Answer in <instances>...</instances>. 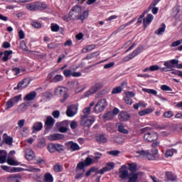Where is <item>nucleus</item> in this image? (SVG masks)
Instances as JSON below:
<instances>
[{"label":"nucleus","instance_id":"obj_1","mask_svg":"<svg viewBox=\"0 0 182 182\" xmlns=\"http://www.w3.org/2000/svg\"><path fill=\"white\" fill-rule=\"evenodd\" d=\"M71 18H74V21L80 20L85 21L87 16H89V11L82 10V6L76 5L74 6L70 11Z\"/></svg>","mask_w":182,"mask_h":182},{"label":"nucleus","instance_id":"obj_2","mask_svg":"<svg viewBox=\"0 0 182 182\" xmlns=\"http://www.w3.org/2000/svg\"><path fill=\"white\" fill-rule=\"evenodd\" d=\"M141 133L144 134V140L146 143H153L159 139V134L157 132L151 130V127H146L140 129Z\"/></svg>","mask_w":182,"mask_h":182},{"label":"nucleus","instance_id":"obj_3","mask_svg":"<svg viewBox=\"0 0 182 182\" xmlns=\"http://www.w3.org/2000/svg\"><path fill=\"white\" fill-rule=\"evenodd\" d=\"M177 69H182V63L178 64V60L173 59L171 60L165 61L164 63V66L165 68H161L162 72H173L174 70V68Z\"/></svg>","mask_w":182,"mask_h":182},{"label":"nucleus","instance_id":"obj_4","mask_svg":"<svg viewBox=\"0 0 182 182\" xmlns=\"http://www.w3.org/2000/svg\"><path fill=\"white\" fill-rule=\"evenodd\" d=\"M54 95L58 97H62L63 96V98L60 100L61 103H65L66 99L69 97V95H68V89L65 87L58 86L55 88Z\"/></svg>","mask_w":182,"mask_h":182},{"label":"nucleus","instance_id":"obj_5","mask_svg":"<svg viewBox=\"0 0 182 182\" xmlns=\"http://www.w3.org/2000/svg\"><path fill=\"white\" fill-rule=\"evenodd\" d=\"M95 118L93 116H80V124L82 127H90L95 123Z\"/></svg>","mask_w":182,"mask_h":182},{"label":"nucleus","instance_id":"obj_6","mask_svg":"<svg viewBox=\"0 0 182 182\" xmlns=\"http://www.w3.org/2000/svg\"><path fill=\"white\" fill-rule=\"evenodd\" d=\"M107 107V100L105 98L100 99L94 107L95 113H102L105 111V109Z\"/></svg>","mask_w":182,"mask_h":182},{"label":"nucleus","instance_id":"obj_7","mask_svg":"<svg viewBox=\"0 0 182 182\" xmlns=\"http://www.w3.org/2000/svg\"><path fill=\"white\" fill-rule=\"evenodd\" d=\"M21 97L22 96L19 95L9 100L6 104V110H9V109L14 107V105H16L21 100Z\"/></svg>","mask_w":182,"mask_h":182},{"label":"nucleus","instance_id":"obj_8","mask_svg":"<svg viewBox=\"0 0 182 182\" xmlns=\"http://www.w3.org/2000/svg\"><path fill=\"white\" fill-rule=\"evenodd\" d=\"M114 168V163L108 162L105 166L96 171V174H105L107 171H112Z\"/></svg>","mask_w":182,"mask_h":182},{"label":"nucleus","instance_id":"obj_9","mask_svg":"<svg viewBox=\"0 0 182 182\" xmlns=\"http://www.w3.org/2000/svg\"><path fill=\"white\" fill-rule=\"evenodd\" d=\"M29 83L31 82L28 78H24L21 81H20L17 86L14 88V90H22V89H25L29 86Z\"/></svg>","mask_w":182,"mask_h":182},{"label":"nucleus","instance_id":"obj_10","mask_svg":"<svg viewBox=\"0 0 182 182\" xmlns=\"http://www.w3.org/2000/svg\"><path fill=\"white\" fill-rule=\"evenodd\" d=\"M141 52L140 47H138L135 49L132 53H129L127 56L123 58V62H129V60H132L134 58H136L137 55H139Z\"/></svg>","mask_w":182,"mask_h":182},{"label":"nucleus","instance_id":"obj_11","mask_svg":"<svg viewBox=\"0 0 182 182\" xmlns=\"http://www.w3.org/2000/svg\"><path fill=\"white\" fill-rule=\"evenodd\" d=\"M77 113V106L73 105L68 107L66 114L68 117H73Z\"/></svg>","mask_w":182,"mask_h":182},{"label":"nucleus","instance_id":"obj_12","mask_svg":"<svg viewBox=\"0 0 182 182\" xmlns=\"http://www.w3.org/2000/svg\"><path fill=\"white\" fill-rule=\"evenodd\" d=\"M119 178H122V180H126L127 177H129V171L126 168V166L123 165L119 170Z\"/></svg>","mask_w":182,"mask_h":182},{"label":"nucleus","instance_id":"obj_13","mask_svg":"<svg viewBox=\"0 0 182 182\" xmlns=\"http://www.w3.org/2000/svg\"><path fill=\"white\" fill-rule=\"evenodd\" d=\"M7 180L9 182H19V180H22V176L18 173L12 174L7 178Z\"/></svg>","mask_w":182,"mask_h":182},{"label":"nucleus","instance_id":"obj_14","mask_svg":"<svg viewBox=\"0 0 182 182\" xmlns=\"http://www.w3.org/2000/svg\"><path fill=\"white\" fill-rule=\"evenodd\" d=\"M118 119L120 122H127L130 119V115L127 112L122 111L118 115Z\"/></svg>","mask_w":182,"mask_h":182},{"label":"nucleus","instance_id":"obj_15","mask_svg":"<svg viewBox=\"0 0 182 182\" xmlns=\"http://www.w3.org/2000/svg\"><path fill=\"white\" fill-rule=\"evenodd\" d=\"M66 145L70 147L71 151H77V150H80V146H79V144L73 141L67 142Z\"/></svg>","mask_w":182,"mask_h":182},{"label":"nucleus","instance_id":"obj_16","mask_svg":"<svg viewBox=\"0 0 182 182\" xmlns=\"http://www.w3.org/2000/svg\"><path fill=\"white\" fill-rule=\"evenodd\" d=\"M141 173H131L128 176V181L127 182H137V180L139 178V176H140Z\"/></svg>","mask_w":182,"mask_h":182},{"label":"nucleus","instance_id":"obj_17","mask_svg":"<svg viewBox=\"0 0 182 182\" xmlns=\"http://www.w3.org/2000/svg\"><path fill=\"white\" fill-rule=\"evenodd\" d=\"M3 141L8 146H12V144L14 143V138H12V136H8V134H4Z\"/></svg>","mask_w":182,"mask_h":182},{"label":"nucleus","instance_id":"obj_18","mask_svg":"<svg viewBox=\"0 0 182 182\" xmlns=\"http://www.w3.org/2000/svg\"><path fill=\"white\" fill-rule=\"evenodd\" d=\"M153 19H154V16H152V14H148L146 18L143 20L144 26L147 28V26H149V25H150L153 21Z\"/></svg>","mask_w":182,"mask_h":182},{"label":"nucleus","instance_id":"obj_19","mask_svg":"<svg viewBox=\"0 0 182 182\" xmlns=\"http://www.w3.org/2000/svg\"><path fill=\"white\" fill-rule=\"evenodd\" d=\"M25 156L26 160H33V158L35 157V153H33L32 149H27L25 150Z\"/></svg>","mask_w":182,"mask_h":182},{"label":"nucleus","instance_id":"obj_20","mask_svg":"<svg viewBox=\"0 0 182 182\" xmlns=\"http://www.w3.org/2000/svg\"><path fill=\"white\" fill-rule=\"evenodd\" d=\"M166 181H176L177 176L173 172L167 171L165 173Z\"/></svg>","mask_w":182,"mask_h":182},{"label":"nucleus","instance_id":"obj_21","mask_svg":"<svg viewBox=\"0 0 182 182\" xmlns=\"http://www.w3.org/2000/svg\"><path fill=\"white\" fill-rule=\"evenodd\" d=\"M66 124V122H58L56 124V126L60 133H66L68 132V128L66 127H63Z\"/></svg>","mask_w":182,"mask_h":182},{"label":"nucleus","instance_id":"obj_22","mask_svg":"<svg viewBox=\"0 0 182 182\" xmlns=\"http://www.w3.org/2000/svg\"><path fill=\"white\" fill-rule=\"evenodd\" d=\"M63 135L60 134H51L48 136V140H50V141H53L55 140H62V139H63Z\"/></svg>","mask_w":182,"mask_h":182},{"label":"nucleus","instance_id":"obj_23","mask_svg":"<svg viewBox=\"0 0 182 182\" xmlns=\"http://www.w3.org/2000/svg\"><path fill=\"white\" fill-rule=\"evenodd\" d=\"M48 6L45 4V3L41 1L36 2V11H43V9H46Z\"/></svg>","mask_w":182,"mask_h":182},{"label":"nucleus","instance_id":"obj_24","mask_svg":"<svg viewBox=\"0 0 182 182\" xmlns=\"http://www.w3.org/2000/svg\"><path fill=\"white\" fill-rule=\"evenodd\" d=\"M136 153L139 154V157H146L148 160L150 159V151H149L141 150L136 151Z\"/></svg>","mask_w":182,"mask_h":182},{"label":"nucleus","instance_id":"obj_25","mask_svg":"<svg viewBox=\"0 0 182 182\" xmlns=\"http://www.w3.org/2000/svg\"><path fill=\"white\" fill-rule=\"evenodd\" d=\"M103 87V84L102 82H96L94 86L91 87V90L93 93H96V92H99L100 89Z\"/></svg>","mask_w":182,"mask_h":182},{"label":"nucleus","instance_id":"obj_26","mask_svg":"<svg viewBox=\"0 0 182 182\" xmlns=\"http://www.w3.org/2000/svg\"><path fill=\"white\" fill-rule=\"evenodd\" d=\"M45 124L48 127H52L55 124V119L50 116L47 117Z\"/></svg>","mask_w":182,"mask_h":182},{"label":"nucleus","instance_id":"obj_27","mask_svg":"<svg viewBox=\"0 0 182 182\" xmlns=\"http://www.w3.org/2000/svg\"><path fill=\"white\" fill-rule=\"evenodd\" d=\"M43 182H53V176L49 172L44 174Z\"/></svg>","mask_w":182,"mask_h":182},{"label":"nucleus","instance_id":"obj_28","mask_svg":"<svg viewBox=\"0 0 182 182\" xmlns=\"http://www.w3.org/2000/svg\"><path fill=\"white\" fill-rule=\"evenodd\" d=\"M36 97V92H31L28 93L26 97H24V100H27L28 102H31V100H33Z\"/></svg>","mask_w":182,"mask_h":182},{"label":"nucleus","instance_id":"obj_29","mask_svg":"<svg viewBox=\"0 0 182 182\" xmlns=\"http://www.w3.org/2000/svg\"><path fill=\"white\" fill-rule=\"evenodd\" d=\"M43 127V125L41 124V122L34 123V124L33 126V133H35V132H40V130H42Z\"/></svg>","mask_w":182,"mask_h":182},{"label":"nucleus","instance_id":"obj_30","mask_svg":"<svg viewBox=\"0 0 182 182\" xmlns=\"http://www.w3.org/2000/svg\"><path fill=\"white\" fill-rule=\"evenodd\" d=\"M174 153H177V149H167L165 153V157L166 159H168V157H173V156L174 155Z\"/></svg>","mask_w":182,"mask_h":182},{"label":"nucleus","instance_id":"obj_31","mask_svg":"<svg viewBox=\"0 0 182 182\" xmlns=\"http://www.w3.org/2000/svg\"><path fill=\"white\" fill-rule=\"evenodd\" d=\"M13 52L12 50H5L3 53L4 57L2 58L3 62H8L9 60V55H12Z\"/></svg>","mask_w":182,"mask_h":182},{"label":"nucleus","instance_id":"obj_32","mask_svg":"<svg viewBox=\"0 0 182 182\" xmlns=\"http://www.w3.org/2000/svg\"><path fill=\"white\" fill-rule=\"evenodd\" d=\"M6 161V151H0V164H3Z\"/></svg>","mask_w":182,"mask_h":182},{"label":"nucleus","instance_id":"obj_33","mask_svg":"<svg viewBox=\"0 0 182 182\" xmlns=\"http://www.w3.org/2000/svg\"><path fill=\"white\" fill-rule=\"evenodd\" d=\"M117 127H118V132H119V133H123L124 134H129V130L126 129L124 128V125H123L122 124H118Z\"/></svg>","mask_w":182,"mask_h":182},{"label":"nucleus","instance_id":"obj_34","mask_svg":"<svg viewBox=\"0 0 182 182\" xmlns=\"http://www.w3.org/2000/svg\"><path fill=\"white\" fill-rule=\"evenodd\" d=\"M103 156V154L100 152H95L94 154V156H92V160L94 162L97 163L100 159Z\"/></svg>","mask_w":182,"mask_h":182},{"label":"nucleus","instance_id":"obj_35","mask_svg":"<svg viewBox=\"0 0 182 182\" xmlns=\"http://www.w3.org/2000/svg\"><path fill=\"white\" fill-rule=\"evenodd\" d=\"M150 113H153V109L151 108L145 109L139 112L140 116H146V114H150Z\"/></svg>","mask_w":182,"mask_h":182},{"label":"nucleus","instance_id":"obj_36","mask_svg":"<svg viewBox=\"0 0 182 182\" xmlns=\"http://www.w3.org/2000/svg\"><path fill=\"white\" fill-rule=\"evenodd\" d=\"M142 92H145V93L152 95L153 96H157V91L153 89L143 88Z\"/></svg>","mask_w":182,"mask_h":182},{"label":"nucleus","instance_id":"obj_37","mask_svg":"<svg viewBox=\"0 0 182 182\" xmlns=\"http://www.w3.org/2000/svg\"><path fill=\"white\" fill-rule=\"evenodd\" d=\"M114 117V115L112 112H108L105 113L102 117L104 120H112V119H113Z\"/></svg>","mask_w":182,"mask_h":182},{"label":"nucleus","instance_id":"obj_38","mask_svg":"<svg viewBox=\"0 0 182 182\" xmlns=\"http://www.w3.org/2000/svg\"><path fill=\"white\" fill-rule=\"evenodd\" d=\"M156 154H159V149H157V148H152L151 154L149 155V160H154V156H156Z\"/></svg>","mask_w":182,"mask_h":182},{"label":"nucleus","instance_id":"obj_39","mask_svg":"<svg viewBox=\"0 0 182 182\" xmlns=\"http://www.w3.org/2000/svg\"><path fill=\"white\" fill-rule=\"evenodd\" d=\"M166 31V24L162 23L161 28H159L157 31H155V33L156 35H163L164 32Z\"/></svg>","mask_w":182,"mask_h":182},{"label":"nucleus","instance_id":"obj_40","mask_svg":"<svg viewBox=\"0 0 182 182\" xmlns=\"http://www.w3.org/2000/svg\"><path fill=\"white\" fill-rule=\"evenodd\" d=\"M7 163L9 166H19V162L14 159V158H8Z\"/></svg>","mask_w":182,"mask_h":182},{"label":"nucleus","instance_id":"obj_41","mask_svg":"<svg viewBox=\"0 0 182 182\" xmlns=\"http://www.w3.org/2000/svg\"><path fill=\"white\" fill-rule=\"evenodd\" d=\"M85 167H86V166L85 165V162L82 161V162H80L79 164H77L76 170L80 171H86V169H85Z\"/></svg>","mask_w":182,"mask_h":182},{"label":"nucleus","instance_id":"obj_42","mask_svg":"<svg viewBox=\"0 0 182 182\" xmlns=\"http://www.w3.org/2000/svg\"><path fill=\"white\" fill-rule=\"evenodd\" d=\"M21 171H22V168L9 166L8 173H21Z\"/></svg>","mask_w":182,"mask_h":182},{"label":"nucleus","instance_id":"obj_43","mask_svg":"<svg viewBox=\"0 0 182 182\" xmlns=\"http://www.w3.org/2000/svg\"><path fill=\"white\" fill-rule=\"evenodd\" d=\"M164 68H160V66L157 65H154L149 67V70L150 72H154L156 70H161V72H166V71H162L161 69H164Z\"/></svg>","mask_w":182,"mask_h":182},{"label":"nucleus","instance_id":"obj_44","mask_svg":"<svg viewBox=\"0 0 182 182\" xmlns=\"http://www.w3.org/2000/svg\"><path fill=\"white\" fill-rule=\"evenodd\" d=\"M85 171H77L76 170L75 180H79V178H83Z\"/></svg>","mask_w":182,"mask_h":182},{"label":"nucleus","instance_id":"obj_45","mask_svg":"<svg viewBox=\"0 0 182 182\" xmlns=\"http://www.w3.org/2000/svg\"><path fill=\"white\" fill-rule=\"evenodd\" d=\"M26 8L28 11H36V3L28 4H26Z\"/></svg>","mask_w":182,"mask_h":182},{"label":"nucleus","instance_id":"obj_46","mask_svg":"<svg viewBox=\"0 0 182 182\" xmlns=\"http://www.w3.org/2000/svg\"><path fill=\"white\" fill-rule=\"evenodd\" d=\"M62 19L65 21V22H70V21H75L73 18H72L70 12L69 14H66L62 17Z\"/></svg>","mask_w":182,"mask_h":182},{"label":"nucleus","instance_id":"obj_47","mask_svg":"<svg viewBox=\"0 0 182 182\" xmlns=\"http://www.w3.org/2000/svg\"><path fill=\"white\" fill-rule=\"evenodd\" d=\"M20 48L22 50H24V52H29V49L28 48V46H26V43H25L24 41H21Z\"/></svg>","mask_w":182,"mask_h":182},{"label":"nucleus","instance_id":"obj_48","mask_svg":"<svg viewBox=\"0 0 182 182\" xmlns=\"http://www.w3.org/2000/svg\"><path fill=\"white\" fill-rule=\"evenodd\" d=\"M47 149L50 153H55L56 151L55 144H48Z\"/></svg>","mask_w":182,"mask_h":182},{"label":"nucleus","instance_id":"obj_49","mask_svg":"<svg viewBox=\"0 0 182 182\" xmlns=\"http://www.w3.org/2000/svg\"><path fill=\"white\" fill-rule=\"evenodd\" d=\"M63 80V76L61 75H56L53 78V82L54 83H56L58 82H62Z\"/></svg>","mask_w":182,"mask_h":182},{"label":"nucleus","instance_id":"obj_50","mask_svg":"<svg viewBox=\"0 0 182 182\" xmlns=\"http://www.w3.org/2000/svg\"><path fill=\"white\" fill-rule=\"evenodd\" d=\"M163 116L166 119H171V117L174 116V113H173L172 111H166L164 113Z\"/></svg>","mask_w":182,"mask_h":182},{"label":"nucleus","instance_id":"obj_51","mask_svg":"<svg viewBox=\"0 0 182 182\" xmlns=\"http://www.w3.org/2000/svg\"><path fill=\"white\" fill-rule=\"evenodd\" d=\"M122 90H123V88H122V87H116L113 88V90L112 91V94L117 95V93H122Z\"/></svg>","mask_w":182,"mask_h":182},{"label":"nucleus","instance_id":"obj_52","mask_svg":"<svg viewBox=\"0 0 182 182\" xmlns=\"http://www.w3.org/2000/svg\"><path fill=\"white\" fill-rule=\"evenodd\" d=\"M51 31L52 32H59V29H60V27H59V25L56 23H51Z\"/></svg>","mask_w":182,"mask_h":182},{"label":"nucleus","instance_id":"obj_53","mask_svg":"<svg viewBox=\"0 0 182 182\" xmlns=\"http://www.w3.org/2000/svg\"><path fill=\"white\" fill-rule=\"evenodd\" d=\"M92 108L90 107H87L82 110L84 115L81 116H89V114H90Z\"/></svg>","mask_w":182,"mask_h":182},{"label":"nucleus","instance_id":"obj_54","mask_svg":"<svg viewBox=\"0 0 182 182\" xmlns=\"http://www.w3.org/2000/svg\"><path fill=\"white\" fill-rule=\"evenodd\" d=\"M161 90H164V92H172L173 89L171 87H168V85H163L161 86Z\"/></svg>","mask_w":182,"mask_h":182},{"label":"nucleus","instance_id":"obj_55","mask_svg":"<svg viewBox=\"0 0 182 182\" xmlns=\"http://www.w3.org/2000/svg\"><path fill=\"white\" fill-rule=\"evenodd\" d=\"M28 171L31 173H36L41 171V168H36L35 166H29Z\"/></svg>","mask_w":182,"mask_h":182},{"label":"nucleus","instance_id":"obj_56","mask_svg":"<svg viewBox=\"0 0 182 182\" xmlns=\"http://www.w3.org/2000/svg\"><path fill=\"white\" fill-rule=\"evenodd\" d=\"M65 147L62 144H55V150L56 151L60 152L63 151Z\"/></svg>","mask_w":182,"mask_h":182},{"label":"nucleus","instance_id":"obj_57","mask_svg":"<svg viewBox=\"0 0 182 182\" xmlns=\"http://www.w3.org/2000/svg\"><path fill=\"white\" fill-rule=\"evenodd\" d=\"M92 163H93V159L89 157H87L84 161V164L85 165V166H90Z\"/></svg>","mask_w":182,"mask_h":182},{"label":"nucleus","instance_id":"obj_58","mask_svg":"<svg viewBox=\"0 0 182 182\" xmlns=\"http://www.w3.org/2000/svg\"><path fill=\"white\" fill-rule=\"evenodd\" d=\"M129 167L130 171H136L137 170V165L136 164H129Z\"/></svg>","mask_w":182,"mask_h":182},{"label":"nucleus","instance_id":"obj_59","mask_svg":"<svg viewBox=\"0 0 182 182\" xmlns=\"http://www.w3.org/2000/svg\"><path fill=\"white\" fill-rule=\"evenodd\" d=\"M97 171H96V168L95 167H92L88 171L86 172L85 176L89 177V176H90L92 174V173H95V174H96Z\"/></svg>","mask_w":182,"mask_h":182},{"label":"nucleus","instance_id":"obj_60","mask_svg":"<svg viewBox=\"0 0 182 182\" xmlns=\"http://www.w3.org/2000/svg\"><path fill=\"white\" fill-rule=\"evenodd\" d=\"M52 116L54 119H59L60 117V112L59 110H55L52 112Z\"/></svg>","mask_w":182,"mask_h":182},{"label":"nucleus","instance_id":"obj_61","mask_svg":"<svg viewBox=\"0 0 182 182\" xmlns=\"http://www.w3.org/2000/svg\"><path fill=\"white\" fill-rule=\"evenodd\" d=\"M98 141L100 143H106L107 141V138L105 135H101L97 139Z\"/></svg>","mask_w":182,"mask_h":182},{"label":"nucleus","instance_id":"obj_62","mask_svg":"<svg viewBox=\"0 0 182 182\" xmlns=\"http://www.w3.org/2000/svg\"><path fill=\"white\" fill-rule=\"evenodd\" d=\"M72 70H65L63 71V75L65 77H70V76H72Z\"/></svg>","mask_w":182,"mask_h":182},{"label":"nucleus","instance_id":"obj_63","mask_svg":"<svg viewBox=\"0 0 182 182\" xmlns=\"http://www.w3.org/2000/svg\"><path fill=\"white\" fill-rule=\"evenodd\" d=\"M53 168H54V171H55V173H60V171H62V166L59 164L55 165Z\"/></svg>","mask_w":182,"mask_h":182},{"label":"nucleus","instance_id":"obj_64","mask_svg":"<svg viewBox=\"0 0 182 182\" xmlns=\"http://www.w3.org/2000/svg\"><path fill=\"white\" fill-rule=\"evenodd\" d=\"M36 164H38L41 166V164H45V160L39 157L36 159Z\"/></svg>","mask_w":182,"mask_h":182}]
</instances>
